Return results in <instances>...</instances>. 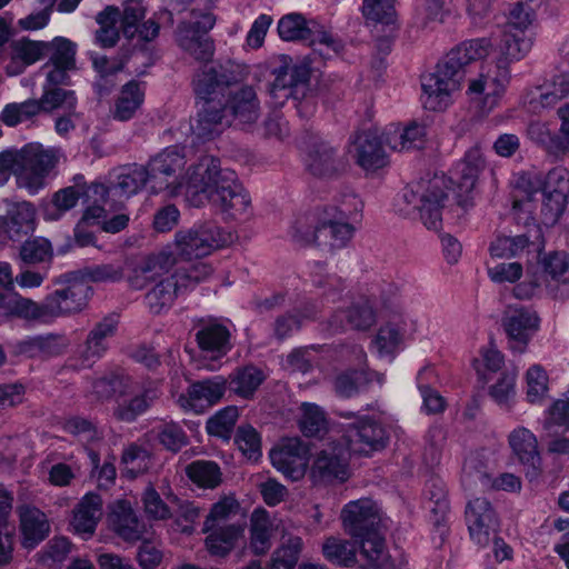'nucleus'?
<instances>
[{
  "mask_svg": "<svg viewBox=\"0 0 569 569\" xmlns=\"http://www.w3.org/2000/svg\"><path fill=\"white\" fill-rule=\"evenodd\" d=\"M186 163L183 148L178 146L168 147L150 159L147 168L152 191L177 192L186 188L187 200L193 207L209 202L227 219L249 216L250 197L233 170L222 169L220 160L212 156H202L182 173Z\"/></svg>",
  "mask_w": 569,
  "mask_h": 569,
  "instance_id": "obj_1",
  "label": "nucleus"
},
{
  "mask_svg": "<svg viewBox=\"0 0 569 569\" xmlns=\"http://www.w3.org/2000/svg\"><path fill=\"white\" fill-rule=\"evenodd\" d=\"M523 58H512L502 44L492 60L481 64L480 73L469 81L467 93L479 99L483 112L491 111L499 103L511 80L510 66Z\"/></svg>",
  "mask_w": 569,
  "mask_h": 569,
  "instance_id": "obj_2",
  "label": "nucleus"
},
{
  "mask_svg": "<svg viewBox=\"0 0 569 569\" xmlns=\"http://www.w3.org/2000/svg\"><path fill=\"white\" fill-rule=\"evenodd\" d=\"M467 63L459 50L451 49L438 62L435 72L422 79L423 106L428 110L441 111L450 103L451 93L459 89Z\"/></svg>",
  "mask_w": 569,
  "mask_h": 569,
  "instance_id": "obj_3",
  "label": "nucleus"
},
{
  "mask_svg": "<svg viewBox=\"0 0 569 569\" xmlns=\"http://www.w3.org/2000/svg\"><path fill=\"white\" fill-rule=\"evenodd\" d=\"M19 158L17 184L30 194H36L47 186L49 179L57 176L62 152L58 148H46L39 142H30L20 149Z\"/></svg>",
  "mask_w": 569,
  "mask_h": 569,
  "instance_id": "obj_4",
  "label": "nucleus"
},
{
  "mask_svg": "<svg viewBox=\"0 0 569 569\" xmlns=\"http://www.w3.org/2000/svg\"><path fill=\"white\" fill-rule=\"evenodd\" d=\"M403 199L418 212L425 227L437 231L442 226V210L448 199L447 179L443 174L421 178L406 189Z\"/></svg>",
  "mask_w": 569,
  "mask_h": 569,
  "instance_id": "obj_5",
  "label": "nucleus"
},
{
  "mask_svg": "<svg viewBox=\"0 0 569 569\" xmlns=\"http://www.w3.org/2000/svg\"><path fill=\"white\" fill-rule=\"evenodd\" d=\"M232 242V234L214 221H203L174 236L176 252L183 259H199Z\"/></svg>",
  "mask_w": 569,
  "mask_h": 569,
  "instance_id": "obj_6",
  "label": "nucleus"
},
{
  "mask_svg": "<svg viewBox=\"0 0 569 569\" xmlns=\"http://www.w3.org/2000/svg\"><path fill=\"white\" fill-rule=\"evenodd\" d=\"M56 283L63 284V287L44 297L49 322L58 318L74 316L88 307L93 290L87 281L80 278L78 271L61 276Z\"/></svg>",
  "mask_w": 569,
  "mask_h": 569,
  "instance_id": "obj_7",
  "label": "nucleus"
},
{
  "mask_svg": "<svg viewBox=\"0 0 569 569\" xmlns=\"http://www.w3.org/2000/svg\"><path fill=\"white\" fill-rule=\"evenodd\" d=\"M244 78L243 68L228 60L223 63L204 64L192 78V90L200 101L226 100V91Z\"/></svg>",
  "mask_w": 569,
  "mask_h": 569,
  "instance_id": "obj_8",
  "label": "nucleus"
},
{
  "mask_svg": "<svg viewBox=\"0 0 569 569\" xmlns=\"http://www.w3.org/2000/svg\"><path fill=\"white\" fill-rule=\"evenodd\" d=\"M345 419H355L342 425V441L349 455L368 456L383 449L388 443L385 428L370 417H357L352 411H339Z\"/></svg>",
  "mask_w": 569,
  "mask_h": 569,
  "instance_id": "obj_9",
  "label": "nucleus"
},
{
  "mask_svg": "<svg viewBox=\"0 0 569 569\" xmlns=\"http://www.w3.org/2000/svg\"><path fill=\"white\" fill-rule=\"evenodd\" d=\"M148 182L151 184L147 167L128 164L113 171L109 184L91 183L89 194L100 196L102 202H108L110 198L112 207L121 206L124 200L141 191Z\"/></svg>",
  "mask_w": 569,
  "mask_h": 569,
  "instance_id": "obj_10",
  "label": "nucleus"
},
{
  "mask_svg": "<svg viewBox=\"0 0 569 569\" xmlns=\"http://www.w3.org/2000/svg\"><path fill=\"white\" fill-rule=\"evenodd\" d=\"M533 21V11L529 4L517 2L510 9L502 38L499 44H502L506 53L512 58H525L532 49L533 34L530 27Z\"/></svg>",
  "mask_w": 569,
  "mask_h": 569,
  "instance_id": "obj_11",
  "label": "nucleus"
},
{
  "mask_svg": "<svg viewBox=\"0 0 569 569\" xmlns=\"http://www.w3.org/2000/svg\"><path fill=\"white\" fill-rule=\"evenodd\" d=\"M290 62L291 59L283 56L281 64L271 71L274 79L269 84V93L279 103H283L289 98L297 99L299 94L308 91L309 68L305 64L291 66Z\"/></svg>",
  "mask_w": 569,
  "mask_h": 569,
  "instance_id": "obj_12",
  "label": "nucleus"
},
{
  "mask_svg": "<svg viewBox=\"0 0 569 569\" xmlns=\"http://www.w3.org/2000/svg\"><path fill=\"white\" fill-rule=\"evenodd\" d=\"M176 263L172 252L160 251L128 261L127 281L134 290H141L149 283L163 278Z\"/></svg>",
  "mask_w": 569,
  "mask_h": 569,
  "instance_id": "obj_13",
  "label": "nucleus"
},
{
  "mask_svg": "<svg viewBox=\"0 0 569 569\" xmlns=\"http://www.w3.org/2000/svg\"><path fill=\"white\" fill-rule=\"evenodd\" d=\"M341 520L346 532L356 539L380 531L378 507L368 498L348 502L341 511Z\"/></svg>",
  "mask_w": 569,
  "mask_h": 569,
  "instance_id": "obj_14",
  "label": "nucleus"
},
{
  "mask_svg": "<svg viewBox=\"0 0 569 569\" xmlns=\"http://www.w3.org/2000/svg\"><path fill=\"white\" fill-rule=\"evenodd\" d=\"M226 390V378L216 376L191 383L186 392L179 395L177 403L186 412L202 413L219 402Z\"/></svg>",
  "mask_w": 569,
  "mask_h": 569,
  "instance_id": "obj_15",
  "label": "nucleus"
},
{
  "mask_svg": "<svg viewBox=\"0 0 569 569\" xmlns=\"http://www.w3.org/2000/svg\"><path fill=\"white\" fill-rule=\"evenodd\" d=\"M118 325L119 317L116 313H110L94 323L84 342L76 351L82 367H91L106 353L109 348V339L116 335Z\"/></svg>",
  "mask_w": 569,
  "mask_h": 569,
  "instance_id": "obj_16",
  "label": "nucleus"
},
{
  "mask_svg": "<svg viewBox=\"0 0 569 569\" xmlns=\"http://www.w3.org/2000/svg\"><path fill=\"white\" fill-rule=\"evenodd\" d=\"M502 327L508 337L510 348L523 352L539 330L540 318L536 311L527 308L509 309L502 318Z\"/></svg>",
  "mask_w": 569,
  "mask_h": 569,
  "instance_id": "obj_17",
  "label": "nucleus"
},
{
  "mask_svg": "<svg viewBox=\"0 0 569 569\" xmlns=\"http://www.w3.org/2000/svg\"><path fill=\"white\" fill-rule=\"evenodd\" d=\"M466 521L471 539L480 546H487L499 529V519L486 498L469 501Z\"/></svg>",
  "mask_w": 569,
  "mask_h": 569,
  "instance_id": "obj_18",
  "label": "nucleus"
},
{
  "mask_svg": "<svg viewBox=\"0 0 569 569\" xmlns=\"http://www.w3.org/2000/svg\"><path fill=\"white\" fill-rule=\"evenodd\" d=\"M310 477L316 485L347 481L350 477L348 455L340 448L321 450L312 462Z\"/></svg>",
  "mask_w": 569,
  "mask_h": 569,
  "instance_id": "obj_19",
  "label": "nucleus"
},
{
  "mask_svg": "<svg viewBox=\"0 0 569 569\" xmlns=\"http://www.w3.org/2000/svg\"><path fill=\"white\" fill-rule=\"evenodd\" d=\"M146 7L141 0H127L120 11V23L123 36L141 42H151L158 36L160 26L153 19L144 20Z\"/></svg>",
  "mask_w": 569,
  "mask_h": 569,
  "instance_id": "obj_20",
  "label": "nucleus"
},
{
  "mask_svg": "<svg viewBox=\"0 0 569 569\" xmlns=\"http://www.w3.org/2000/svg\"><path fill=\"white\" fill-rule=\"evenodd\" d=\"M201 102L202 106L191 129L199 139L211 140L230 127L232 120L226 100Z\"/></svg>",
  "mask_w": 569,
  "mask_h": 569,
  "instance_id": "obj_21",
  "label": "nucleus"
},
{
  "mask_svg": "<svg viewBox=\"0 0 569 569\" xmlns=\"http://www.w3.org/2000/svg\"><path fill=\"white\" fill-rule=\"evenodd\" d=\"M160 385L157 381L144 382L132 396H122L113 408V417L121 422H134L160 398Z\"/></svg>",
  "mask_w": 569,
  "mask_h": 569,
  "instance_id": "obj_22",
  "label": "nucleus"
},
{
  "mask_svg": "<svg viewBox=\"0 0 569 569\" xmlns=\"http://www.w3.org/2000/svg\"><path fill=\"white\" fill-rule=\"evenodd\" d=\"M351 146V156L356 163L366 171H376L388 163V157L377 130L369 129L357 132Z\"/></svg>",
  "mask_w": 569,
  "mask_h": 569,
  "instance_id": "obj_23",
  "label": "nucleus"
},
{
  "mask_svg": "<svg viewBox=\"0 0 569 569\" xmlns=\"http://www.w3.org/2000/svg\"><path fill=\"white\" fill-rule=\"evenodd\" d=\"M536 194L537 192H532L528 193L522 199H515L512 203L513 210L526 212L530 216L531 219H539L545 226L551 227L556 224L566 210L568 198L541 192L540 209L539 213H537L535 203Z\"/></svg>",
  "mask_w": 569,
  "mask_h": 569,
  "instance_id": "obj_24",
  "label": "nucleus"
},
{
  "mask_svg": "<svg viewBox=\"0 0 569 569\" xmlns=\"http://www.w3.org/2000/svg\"><path fill=\"white\" fill-rule=\"evenodd\" d=\"M36 209L32 203L22 201L13 204L0 217V239L20 241L34 231Z\"/></svg>",
  "mask_w": 569,
  "mask_h": 569,
  "instance_id": "obj_25",
  "label": "nucleus"
},
{
  "mask_svg": "<svg viewBox=\"0 0 569 569\" xmlns=\"http://www.w3.org/2000/svg\"><path fill=\"white\" fill-rule=\"evenodd\" d=\"M274 468L287 478L297 481L301 479L307 469V450L298 439H288L278 449L270 452Z\"/></svg>",
  "mask_w": 569,
  "mask_h": 569,
  "instance_id": "obj_26",
  "label": "nucleus"
},
{
  "mask_svg": "<svg viewBox=\"0 0 569 569\" xmlns=\"http://www.w3.org/2000/svg\"><path fill=\"white\" fill-rule=\"evenodd\" d=\"M229 328L217 319L202 322L196 333L200 350L210 359L224 357L232 348Z\"/></svg>",
  "mask_w": 569,
  "mask_h": 569,
  "instance_id": "obj_27",
  "label": "nucleus"
},
{
  "mask_svg": "<svg viewBox=\"0 0 569 569\" xmlns=\"http://www.w3.org/2000/svg\"><path fill=\"white\" fill-rule=\"evenodd\" d=\"M376 323V312L368 300H360L347 309L335 311L329 320L332 332L353 329L365 331Z\"/></svg>",
  "mask_w": 569,
  "mask_h": 569,
  "instance_id": "obj_28",
  "label": "nucleus"
},
{
  "mask_svg": "<svg viewBox=\"0 0 569 569\" xmlns=\"http://www.w3.org/2000/svg\"><path fill=\"white\" fill-rule=\"evenodd\" d=\"M307 170L315 177L330 178L338 174L343 162L338 150L326 141H315L306 156Z\"/></svg>",
  "mask_w": 569,
  "mask_h": 569,
  "instance_id": "obj_29",
  "label": "nucleus"
},
{
  "mask_svg": "<svg viewBox=\"0 0 569 569\" xmlns=\"http://www.w3.org/2000/svg\"><path fill=\"white\" fill-rule=\"evenodd\" d=\"M22 545L26 548H34L44 540L50 531V525L44 512L37 507L22 505L18 507Z\"/></svg>",
  "mask_w": 569,
  "mask_h": 569,
  "instance_id": "obj_30",
  "label": "nucleus"
},
{
  "mask_svg": "<svg viewBox=\"0 0 569 569\" xmlns=\"http://www.w3.org/2000/svg\"><path fill=\"white\" fill-rule=\"evenodd\" d=\"M231 120L241 124H252L260 117L261 108L257 92L251 86H243L226 99Z\"/></svg>",
  "mask_w": 569,
  "mask_h": 569,
  "instance_id": "obj_31",
  "label": "nucleus"
},
{
  "mask_svg": "<svg viewBox=\"0 0 569 569\" xmlns=\"http://www.w3.org/2000/svg\"><path fill=\"white\" fill-rule=\"evenodd\" d=\"M109 519L113 531L126 541H138L148 535L147 526L139 520L126 501H121L114 507Z\"/></svg>",
  "mask_w": 569,
  "mask_h": 569,
  "instance_id": "obj_32",
  "label": "nucleus"
},
{
  "mask_svg": "<svg viewBox=\"0 0 569 569\" xmlns=\"http://www.w3.org/2000/svg\"><path fill=\"white\" fill-rule=\"evenodd\" d=\"M486 167L482 151L478 144L468 149L463 158L452 170V181L457 183L461 192H470Z\"/></svg>",
  "mask_w": 569,
  "mask_h": 569,
  "instance_id": "obj_33",
  "label": "nucleus"
},
{
  "mask_svg": "<svg viewBox=\"0 0 569 569\" xmlns=\"http://www.w3.org/2000/svg\"><path fill=\"white\" fill-rule=\"evenodd\" d=\"M202 531L207 533L204 543L208 552L214 557H226L234 549L238 541L243 538L244 526L203 527Z\"/></svg>",
  "mask_w": 569,
  "mask_h": 569,
  "instance_id": "obj_34",
  "label": "nucleus"
},
{
  "mask_svg": "<svg viewBox=\"0 0 569 569\" xmlns=\"http://www.w3.org/2000/svg\"><path fill=\"white\" fill-rule=\"evenodd\" d=\"M44 41H32L26 38L12 41L7 73L10 76L22 73L28 66L44 58Z\"/></svg>",
  "mask_w": 569,
  "mask_h": 569,
  "instance_id": "obj_35",
  "label": "nucleus"
},
{
  "mask_svg": "<svg viewBox=\"0 0 569 569\" xmlns=\"http://www.w3.org/2000/svg\"><path fill=\"white\" fill-rule=\"evenodd\" d=\"M102 513L101 497L89 492L82 497L74 508L71 526L77 533L91 536L96 531Z\"/></svg>",
  "mask_w": 569,
  "mask_h": 569,
  "instance_id": "obj_36",
  "label": "nucleus"
},
{
  "mask_svg": "<svg viewBox=\"0 0 569 569\" xmlns=\"http://www.w3.org/2000/svg\"><path fill=\"white\" fill-rule=\"evenodd\" d=\"M526 133L531 142L542 148L547 153L557 158L569 156V149L560 131L557 132L548 122L531 121L527 127Z\"/></svg>",
  "mask_w": 569,
  "mask_h": 569,
  "instance_id": "obj_37",
  "label": "nucleus"
},
{
  "mask_svg": "<svg viewBox=\"0 0 569 569\" xmlns=\"http://www.w3.org/2000/svg\"><path fill=\"white\" fill-rule=\"evenodd\" d=\"M264 372L253 366L247 365L234 369L228 377L227 389L242 399H252L256 391L266 380Z\"/></svg>",
  "mask_w": 569,
  "mask_h": 569,
  "instance_id": "obj_38",
  "label": "nucleus"
},
{
  "mask_svg": "<svg viewBox=\"0 0 569 569\" xmlns=\"http://www.w3.org/2000/svg\"><path fill=\"white\" fill-rule=\"evenodd\" d=\"M426 136V127L416 122L402 129L390 126L383 133L385 143L396 151L421 149L425 146Z\"/></svg>",
  "mask_w": 569,
  "mask_h": 569,
  "instance_id": "obj_39",
  "label": "nucleus"
},
{
  "mask_svg": "<svg viewBox=\"0 0 569 569\" xmlns=\"http://www.w3.org/2000/svg\"><path fill=\"white\" fill-rule=\"evenodd\" d=\"M67 346L64 337L50 333L21 340L18 343V350L29 358L48 359L63 353Z\"/></svg>",
  "mask_w": 569,
  "mask_h": 569,
  "instance_id": "obj_40",
  "label": "nucleus"
},
{
  "mask_svg": "<svg viewBox=\"0 0 569 569\" xmlns=\"http://www.w3.org/2000/svg\"><path fill=\"white\" fill-rule=\"evenodd\" d=\"M360 542V556L365 566L371 569H395V562L386 546V540L380 531L358 539Z\"/></svg>",
  "mask_w": 569,
  "mask_h": 569,
  "instance_id": "obj_41",
  "label": "nucleus"
},
{
  "mask_svg": "<svg viewBox=\"0 0 569 569\" xmlns=\"http://www.w3.org/2000/svg\"><path fill=\"white\" fill-rule=\"evenodd\" d=\"M355 228L348 221L337 218L323 219L318 223V233L308 236L310 239L319 238L320 246L328 247L329 249H340L347 246L351 240Z\"/></svg>",
  "mask_w": 569,
  "mask_h": 569,
  "instance_id": "obj_42",
  "label": "nucleus"
},
{
  "mask_svg": "<svg viewBox=\"0 0 569 569\" xmlns=\"http://www.w3.org/2000/svg\"><path fill=\"white\" fill-rule=\"evenodd\" d=\"M144 100V91L140 83L131 80L126 83L114 102L112 111L113 118L119 121H128L132 119L140 109Z\"/></svg>",
  "mask_w": 569,
  "mask_h": 569,
  "instance_id": "obj_43",
  "label": "nucleus"
},
{
  "mask_svg": "<svg viewBox=\"0 0 569 569\" xmlns=\"http://www.w3.org/2000/svg\"><path fill=\"white\" fill-rule=\"evenodd\" d=\"M178 46L196 60L209 61L214 53V44L210 37L196 34L190 28H177Z\"/></svg>",
  "mask_w": 569,
  "mask_h": 569,
  "instance_id": "obj_44",
  "label": "nucleus"
},
{
  "mask_svg": "<svg viewBox=\"0 0 569 569\" xmlns=\"http://www.w3.org/2000/svg\"><path fill=\"white\" fill-rule=\"evenodd\" d=\"M375 376L381 383L382 378L378 373H369L365 370H347L337 375L333 380L336 393L341 398H351L366 390Z\"/></svg>",
  "mask_w": 569,
  "mask_h": 569,
  "instance_id": "obj_45",
  "label": "nucleus"
},
{
  "mask_svg": "<svg viewBox=\"0 0 569 569\" xmlns=\"http://www.w3.org/2000/svg\"><path fill=\"white\" fill-rule=\"evenodd\" d=\"M4 312L26 320L49 322L46 299L38 303L29 298L20 296L17 292L9 293V300Z\"/></svg>",
  "mask_w": 569,
  "mask_h": 569,
  "instance_id": "obj_46",
  "label": "nucleus"
},
{
  "mask_svg": "<svg viewBox=\"0 0 569 569\" xmlns=\"http://www.w3.org/2000/svg\"><path fill=\"white\" fill-rule=\"evenodd\" d=\"M508 440L512 452L521 463H535L540 461L538 440L529 429L525 427L516 428L509 435Z\"/></svg>",
  "mask_w": 569,
  "mask_h": 569,
  "instance_id": "obj_47",
  "label": "nucleus"
},
{
  "mask_svg": "<svg viewBox=\"0 0 569 569\" xmlns=\"http://www.w3.org/2000/svg\"><path fill=\"white\" fill-rule=\"evenodd\" d=\"M177 282L170 276L163 277L157 281L153 288L146 295V303L149 310L159 315L173 305L176 298L179 296L177 290Z\"/></svg>",
  "mask_w": 569,
  "mask_h": 569,
  "instance_id": "obj_48",
  "label": "nucleus"
},
{
  "mask_svg": "<svg viewBox=\"0 0 569 569\" xmlns=\"http://www.w3.org/2000/svg\"><path fill=\"white\" fill-rule=\"evenodd\" d=\"M120 19V10L109 6L100 11L96 21L99 29L96 31V42L102 48H112L120 39V30L117 27Z\"/></svg>",
  "mask_w": 569,
  "mask_h": 569,
  "instance_id": "obj_49",
  "label": "nucleus"
},
{
  "mask_svg": "<svg viewBox=\"0 0 569 569\" xmlns=\"http://www.w3.org/2000/svg\"><path fill=\"white\" fill-rule=\"evenodd\" d=\"M43 112L49 113L54 110H62L69 116H76L78 99L73 90L61 87L48 88L43 87L40 98Z\"/></svg>",
  "mask_w": 569,
  "mask_h": 569,
  "instance_id": "obj_50",
  "label": "nucleus"
},
{
  "mask_svg": "<svg viewBox=\"0 0 569 569\" xmlns=\"http://www.w3.org/2000/svg\"><path fill=\"white\" fill-rule=\"evenodd\" d=\"M325 558L339 567H352L357 562L355 543L336 537L326 539L322 546Z\"/></svg>",
  "mask_w": 569,
  "mask_h": 569,
  "instance_id": "obj_51",
  "label": "nucleus"
},
{
  "mask_svg": "<svg viewBox=\"0 0 569 569\" xmlns=\"http://www.w3.org/2000/svg\"><path fill=\"white\" fill-rule=\"evenodd\" d=\"M272 523L264 510H256L251 517L250 547L256 555L266 553L271 547Z\"/></svg>",
  "mask_w": 569,
  "mask_h": 569,
  "instance_id": "obj_52",
  "label": "nucleus"
},
{
  "mask_svg": "<svg viewBox=\"0 0 569 569\" xmlns=\"http://www.w3.org/2000/svg\"><path fill=\"white\" fill-rule=\"evenodd\" d=\"M123 472L129 478H136L149 470L152 465L150 452L137 443H130L121 456Z\"/></svg>",
  "mask_w": 569,
  "mask_h": 569,
  "instance_id": "obj_53",
  "label": "nucleus"
},
{
  "mask_svg": "<svg viewBox=\"0 0 569 569\" xmlns=\"http://www.w3.org/2000/svg\"><path fill=\"white\" fill-rule=\"evenodd\" d=\"M44 57L49 61L44 64L59 66L64 68H76V44L66 38H54L50 42H44Z\"/></svg>",
  "mask_w": 569,
  "mask_h": 569,
  "instance_id": "obj_54",
  "label": "nucleus"
},
{
  "mask_svg": "<svg viewBox=\"0 0 569 569\" xmlns=\"http://www.w3.org/2000/svg\"><path fill=\"white\" fill-rule=\"evenodd\" d=\"M425 493L429 499L430 510L435 515V525L443 527L446 516L449 511V502L447 499V488L445 482L439 478H431L426 483Z\"/></svg>",
  "mask_w": 569,
  "mask_h": 569,
  "instance_id": "obj_55",
  "label": "nucleus"
},
{
  "mask_svg": "<svg viewBox=\"0 0 569 569\" xmlns=\"http://www.w3.org/2000/svg\"><path fill=\"white\" fill-rule=\"evenodd\" d=\"M240 506L232 497H223L212 505L206 517L203 527H219L230 525H242L239 521H231L239 513Z\"/></svg>",
  "mask_w": 569,
  "mask_h": 569,
  "instance_id": "obj_56",
  "label": "nucleus"
},
{
  "mask_svg": "<svg viewBox=\"0 0 569 569\" xmlns=\"http://www.w3.org/2000/svg\"><path fill=\"white\" fill-rule=\"evenodd\" d=\"M212 272L209 264L204 262H197L189 267L177 269L173 273L169 274L170 278L177 282V290L179 295L194 288L198 283L204 281Z\"/></svg>",
  "mask_w": 569,
  "mask_h": 569,
  "instance_id": "obj_57",
  "label": "nucleus"
},
{
  "mask_svg": "<svg viewBox=\"0 0 569 569\" xmlns=\"http://www.w3.org/2000/svg\"><path fill=\"white\" fill-rule=\"evenodd\" d=\"M212 272L209 264L204 262H197L189 267L177 269L173 273L169 274L170 278L177 282V290L179 295L194 288L198 283L204 281Z\"/></svg>",
  "mask_w": 569,
  "mask_h": 569,
  "instance_id": "obj_58",
  "label": "nucleus"
},
{
  "mask_svg": "<svg viewBox=\"0 0 569 569\" xmlns=\"http://www.w3.org/2000/svg\"><path fill=\"white\" fill-rule=\"evenodd\" d=\"M41 112H43L41 100L29 99L20 103L7 104L2 110L1 119L7 126L14 127L20 122L32 119Z\"/></svg>",
  "mask_w": 569,
  "mask_h": 569,
  "instance_id": "obj_59",
  "label": "nucleus"
},
{
  "mask_svg": "<svg viewBox=\"0 0 569 569\" xmlns=\"http://www.w3.org/2000/svg\"><path fill=\"white\" fill-rule=\"evenodd\" d=\"M189 479L200 487L214 488L221 481V472L213 461L197 460L186 469Z\"/></svg>",
  "mask_w": 569,
  "mask_h": 569,
  "instance_id": "obj_60",
  "label": "nucleus"
},
{
  "mask_svg": "<svg viewBox=\"0 0 569 569\" xmlns=\"http://www.w3.org/2000/svg\"><path fill=\"white\" fill-rule=\"evenodd\" d=\"M318 310L315 305L308 303L305 306L303 311L288 312L279 316L273 325V332L277 339L283 340L293 330H297L301 326L302 319H312L317 315Z\"/></svg>",
  "mask_w": 569,
  "mask_h": 569,
  "instance_id": "obj_61",
  "label": "nucleus"
},
{
  "mask_svg": "<svg viewBox=\"0 0 569 569\" xmlns=\"http://www.w3.org/2000/svg\"><path fill=\"white\" fill-rule=\"evenodd\" d=\"M300 430L307 437L320 436L327 430L325 411L317 405L303 402L301 405Z\"/></svg>",
  "mask_w": 569,
  "mask_h": 569,
  "instance_id": "obj_62",
  "label": "nucleus"
},
{
  "mask_svg": "<svg viewBox=\"0 0 569 569\" xmlns=\"http://www.w3.org/2000/svg\"><path fill=\"white\" fill-rule=\"evenodd\" d=\"M52 256L51 243L44 238L24 241L19 251V257L26 264L47 262L52 259Z\"/></svg>",
  "mask_w": 569,
  "mask_h": 569,
  "instance_id": "obj_63",
  "label": "nucleus"
},
{
  "mask_svg": "<svg viewBox=\"0 0 569 569\" xmlns=\"http://www.w3.org/2000/svg\"><path fill=\"white\" fill-rule=\"evenodd\" d=\"M402 340L403 332L401 323L388 322L380 327L373 343L381 356L392 355L402 343Z\"/></svg>",
  "mask_w": 569,
  "mask_h": 569,
  "instance_id": "obj_64",
  "label": "nucleus"
}]
</instances>
